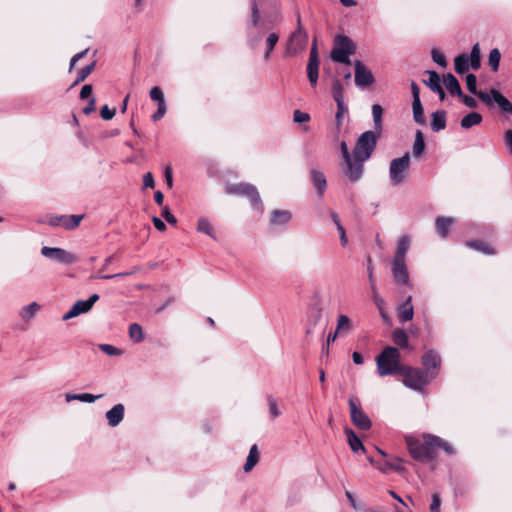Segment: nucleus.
Instances as JSON below:
<instances>
[{"instance_id":"nucleus-1","label":"nucleus","mask_w":512,"mask_h":512,"mask_svg":"<svg viewBox=\"0 0 512 512\" xmlns=\"http://www.w3.org/2000/svg\"><path fill=\"white\" fill-rule=\"evenodd\" d=\"M405 442L411 457L417 461H432L435 458V450L438 448L449 455L454 454V449L448 442L432 434H425L423 442L412 436H406Z\"/></svg>"},{"instance_id":"nucleus-2","label":"nucleus","mask_w":512,"mask_h":512,"mask_svg":"<svg viewBox=\"0 0 512 512\" xmlns=\"http://www.w3.org/2000/svg\"><path fill=\"white\" fill-rule=\"evenodd\" d=\"M466 86L470 93L476 95L487 105L497 103L504 113H512V103L505 98L498 90L492 89L490 93L477 90V77L474 74L466 76Z\"/></svg>"},{"instance_id":"nucleus-3","label":"nucleus","mask_w":512,"mask_h":512,"mask_svg":"<svg viewBox=\"0 0 512 512\" xmlns=\"http://www.w3.org/2000/svg\"><path fill=\"white\" fill-rule=\"evenodd\" d=\"M377 371L380 376H387L402 371L403 366L400 363V352L397 348L387 346L376 357Z\"/></svg>"},{"instance_id":"nucleus-4","label":"nucleus","mask_w":512,"mask_h":512,"mask_svg":"<svg viewBox=\"0 0 512 512\" xmlns=\"http://www.w3.org/2000/svg\"><path fill=\"white\" fill-rule=\"evenodd\" d=\"M380 134L381 133L376 131H366L362 133L357 139L353 149L354 158L360 161H367L376 148Z\"/></svg>"},{"instance_id":"nucleus-5","label":"nucleus","mask_w":512,"mask_h":512,"mask_svg":"<svg viewBox=\"0 0 512 512\" xmlns=\"http://www.w3.org/2000/svg\"><path fill=\"white\" fill-rule=\"evenodd\" d=\"M356 53V44L345 35H337L331 51V59L334 62L349 65L350 56Z\"/></svg>"},{"instance_id":"nucleus-6","label":"nucleus","mask_w":512,"mask_h":512,"mask_svg":"<svg viewBox=\"0 0 512 512\" xmlns=\"http://www.w3.org/2000/svg\"><path fill=\"white\" fill-rule=\"evenodd\" d=\"M308 35L302 25L300 15L297 16V28L290 35L286 45V55L296 56L301 53L307 46Z\"/></svg>"},{"instance_id":"nucleus-7","label":"nucleus","mask_w":512,"mask_h":512,"mask_svg":"<svg viewBox=\"0 0 512 512\" xmlns=\"http://www.w3.org/2000/svg\"><path fill=\"white\" fill-rule=\"evenodd\" d=\"M410 166L409 153L394 158L389 165V178L392 186H398L405 181Z\"/></svg>"},{"instance_id":"nucleus-8","label":"nucleus","mask_w":512,"mask_h":512,"mask_svg":"<svg viewBox=\"0 0 512 512\" xmlns=\"http://www.w3.org/2000/svg\"><path fill=\"white\" fill-rule=\"evenodd\" d=\"M400 373L403 375V384L413 390H421L432 380L426 371L418 368L403 367Z\"/></svg>"},{"instance_id":"nucleus-9","label":"nucleus","mask_w":512,"mask_h":512,"mask_svg":"<svg viewBox=\"0 0 512 512\" xmlns=\"http://www.w3.org/2000/svg\"><path fill=\"white\" fill-rule=\"evenodd\" d=\"M348 404L350 409V418L353 425L360 430H369L372 426V422L363 411L359 398L356 396H350Z\"/></svg>"},{"instance_id":"nucleus-10","label":"nucleus","mask_w":512,"mask_h":512,"mask_svg":"<svg viewBox=\"0 0 512 512\" xmlns=\"http://www.w3.org/2000/svg\"><path fill=\"white\" fill-rule=\"evenodd\" d=\"M228 194H237L246 196L252 205H259L262 210V203L257 188L249 183H239L234 185H228L226 187Z\"/></svg>"},{"instance_id":"nucleus-11","label":"nucleus","mask_w":512,"mask_h":512,"mask_svg":"<svg viewBox=\"0 0 512 512\" xmlns=\"http://www.w3.org/2000/svg\"><path fill=\"white\" fill-rule=\"evenodd\" d=\"M41 254L53 261L66 265L73 264L78 261V257L75 254L59 247L44 246L41 249Z\"/></svg>"},{"instance_id":"nucleus-12","label":"nucleus","mask_w":512,"mask_h":512,"mask_svg":"<svg viewBox=\"0 0 512 512\" xmlns=\"http://www.w3.org/2000/svg\"><path fill=\"white\" fill-rule=\"evenodd\" d=\"M364 162L354 157L350 161H344L345 169L343 174L351 183H356L362 178Z\"/></svg>"},{"instance_id":"nucleus-13","label":"nucleus","mask_w":512,"mask_h":512,"mask_svg":"<svg viewBox=\"0 0 512 512\" xmlns=\"http://www.w3.org/2000/svg\"><path fill=\"white\" fill-rule=\"evenodd\" d=\"M99 295L92 294L87 300L77 301L72 308L63 316V320L74 318L80 314L86 313L91 310L93 305L98 301Z\"/></svg>"},{"instance_id":"nucleus-14","label":"nucleus","mask_w":512,"mask_h":512,"mask_svg":"<svg viewBox=\"0 0 512 512\" xmlns=\"http://www.w3.org/2000/svg\"><path fill=\"white\" fill-rule=\"evenodd\" d=\"M355 66V84L359 87H366L374 83L375 78L370 69H368L360 60L354 62Z\"/></svg>"},{"instance_id":"nucleus-15","label":"nucleus","mask_w":512,"mask_h":512,"mask_svg":"<svg viewBox=\"0 0 512 512\" xmlns=\"http://www.w3.org/2000/svg\"><path fill=\"white\" fill-rule=\"evenodd\" d=\"M307 76L312 87H316L319 76V57L316 44L314 43L307 64Z\"/></svg>"},{"instance_id":"nucleus-16","label":"nucleus","mask_w":512,"mask_h":512,"mask_svg":"<svg viewBox=\"0 0 512 512\" xmlns=\"http://www.w3.org/2000/svg\"><path fill=\"white\" fill-rule=\"evenodd\" d=\"M422 364L426 369V372L430 375V378H435L440 368L441 359L438 353L433 350L426 352L422 356Z\"/></svg>"},{"instance_id":"nucleus-17","label":"nucleus","mask_w":512,"mask_h":512,"mask_svg":"<svg viewBox=\"0 0 512 512\" xmlns=\"http://www.w3.org/2000/svg\"><path fill=\"white\" fill-rule=\"evenodd\" d=\"M392 275L396 284H409V274L405 261H392Z\"/></svg>"},{"instance_id":"nucleus-18","label":"nucleus","mask_w":512,"mask_h":512,"mask_svg":"<svg viewBox=\"0 0 512 512\" xmlns=\"http://www.w3.org/2000/svg\"><path fill=\"white\" fill-rule=\"evenodd\" d=\"M125 408L123 404H116L105 414L110 427L118 426L124 419Z\"/></svg>"},{"instance_id":"nucleus-19","label":"nucleus","mask_w":512,"mask_h":512,"mask_svg":"<svg viewBox=\"0 0 512 512\" xmlns=\"http://www.w3.org/2000/svg\"><path fill=\"white\" fill-rule=\"evenodd\" d=\"M403 460L399 457H392L389 460L380 462L377 464V469L382 473H389L391 471L403 472L404 467L402 466Z\"/></svg>"},{"instance_id":"nucleus-20","label":"nucleus","mask_w":512,"mask_h":512,"mask_svg":"<svg viewBox=\"0 0 512 512\" xmlns=\"http://www.w3.org/2000/svg\"><path fill=\"white\" fill-rule=\"evenodd\" d=\"M397 313L400 322H407L413 319L414 309L411 296H408L407 299L399 305Z\"/></svg>"},{"instance_id":"nucleus-21","label":"nucleus","mask_w":512,"mask_h":512,"mask_svg":"<svg viewBox=\"0 0 512 512\" xmlns=\"http://www.w3.org/2000/svg\"><path fill=\"white\" fill-rule=\"evenodd\" d=\"M311 180H312V184H313L314 188L317 191L318 196L320 198L323 197L325 190H326V186H327V181H326V177H325L324 173H322L321 171H318L316 169H312L311 170Z\"/></svg>"},{"instance_id":"nucleus-22","label":"nucleus","mask_w":512,"mask_h":512,"mask_svg":"<svg viewBox=\"0 0 512 512\" xmlns=\"http://www.w3.org/2000/svg\"><path fill=\"white\" fill-rule=\"evenodd\" d=\"M446 128V111L437 110L431 115V129L434 132H439Z\"/></svg>"},{"instance_id":"nucleus-23","label":"nucleus","mask_w":512,"mask_h":512,"mask_svg":"<svg viewBox=\"0 0 512 512\" xmlns=\"http://www.w3.org/2000/svg\"><path fill=\"white\" fill-rule=\"evenodd\" d=\"M292 218V214L288 210H274L271 213L270 224L281 226L287 224Z\"/></svg>"},{"instance_id":"nucleus-24","label":"nucleus","mask_w":512,"mask_h":512,"mask_svg":"<svg viewBox=\"0 0 512 512\" xmlns=\"http://www.w3.org/2000/svg\"><path fill=\"white\" fill-rule=\"evenodd\" d=\"M443 83H444L445 88L448 90L449 93L455 94L458 97L462 96L463 92H462V89L460 87V84H459L457 78L453 74L448 73L447 75H445L443 77Z\"/></svg>"},{"instance_id":"nucleus-25","label":"nucleus","mask_w":512,"mask_h":512,"mask_svg":"<svg viewBox=\"0 0 512 512\" xmlns=\"http://www.w3.org/2000/svg\"><path fill=\"white\" fill-rule=\"evenodd\" d=\"M344 432L347 437V442L353 452L357 453L360 450L363 452L366 451L362 441L360 440V438L355 434V432L352 429L346 428Z\"/></svg>"},{"instance_id":"nucleus-26","label":"nucleus","mask_w":512,"mask_h":512,"mask_svg":"<svg viewBox=\"0 0 512 512\" xmlns=\"http://www.w3.org/2000/svg\"><path fill=\"white\" fill-rule=\"evenodd\" d=\"M354 326L348 316L341 314L337 318L336 331L340 336H345L353 330Z\"/></svg>"},{"instance_id":"nucleus-27","label":"nucleus","mask_w":512,"mask_h":512,"mask_svg":"<svg viewBox=\"0 0 512 512\" xmlns=\"http://www.w3.org/2000/svg\"><path fill=\"white\" fill-rule=\"evenodd\" d=\"M410 247V239L408 236H402L397 244V249L393 260L405 261L406 253Z\"/></svg>"},{"instance_id":"nucleus-28","label":"nucleus","mask_w":512,"mask_h":512,"mask_svg":"<svg viewBox=\"0 0 512 512\" xmlns=\"http://www.w3.org/2000/svg\"><path fill=\"white\" fill-rule=\"evenodd\" d=\"M482 115L477 112H471L461 119L460 125L463 129H469L479 125L482 122Z\"/></svg>"},{"instance_id":"nucleus-29","label":"nucleus","mask_w":512,"mask_h":512,"mask_svg":"<svg viewBox=\"0 0 512 512\" xmlns=\"http://www.w3.org/2000/svg\"><path fill=\"white\" fill-rule=\"evenodd\" d=\"M258 461H259V452H258L257 445L254 444L250 448L248 457H247L246 462L244 464V467H243L244 471L245 472L251 471L255 467V465L258 463Z\"/></svg>"},{"instance_id":"nucleus-30","label":"nucleus","mask_w":512,"mask_h":512,"mask_svg":"<svg viewBox=\"0 0 512 512\" xmlns=\"http://www.w3.org/2000/svg\"><path fill=\"white\" fill-rule=\"evenodd\" d=\"M452 224H453V219L452 218H447V217H439V218H437V220H436V229H437L438 234L442 238H446L447 235H448V231H449V229H450Z\"/></svg>"},{"instance_id":"nucleus-31","label":"nucleus","mask_w":512,"mask_h":512,"mask_svg":"<svg viewBox=\"0 0 512 512\" xmlns=\"http://www.w3.org/2000/svg\"><path fill=\"white\" fill-rule=\"evenodd\" d=\"M279 41V35L275 32L268 34L265 39V52L264 59L267 61L270 59L271 53L274 50L276 44Z\"/></svg>"},{"instance_id":"nucleus-32","label":"nucleus","mask_w":512,"mask_h":512,"mask_svg":"<svg viewBox=\"0 0 512 512\" xmlns=\"http://www.w3.org/2000/svg\"><path fill=\"white\" fill-rule=\"evenodd\" d=\"M455 71L458 74H464L470 67L469 58L467 54H460L454 59Z\"/></svg>"},{"instance_id":"nucleus-33","label":"nucleus","mask_w":512,"mask_h":512,"mask_svg":"<svg viewBox=\"0 0 512 512\" xmlns=\"http://www.w3.org/2000/svg\"><path fill=\"white\" fill-rule=\"evenodd\" d=\"M468 58H469L470 67L473 70H478L481 66V54H480V47H479L478 43L473 45V47L471 49L470 56H468Z\"/></svg>"},{"instance_id":"nucleus-34","label":"nucleus","mask_w":512,"mask_h":512,"mask_svg":"<svg viewBox=\"0 0 512 512\" xmlns=\"http://www.w3.org/2000/svg\"><path fill=\"white\" fill-rule=\"evenodd\" d=\"M382 115H383V109H382L381 105L374 104L372 106V116H373V122H374V130L373 131L381 133Z\"/></svg>"},{"instance_id":"nucleus-35","label":"nucleus","mask_w":512,"mask_h":512,"mask_svg":"<svg viewBox=\"0 0 512 512\" xmlns=\"http://www.w3.org/2000/svg\"><path fill=\"white\" fill-rule=\"evenodd\" d=\"M40 306L36 302H32L27 306H24L20 311V317L24 321H29L39 311Z\"/></svg>"},{"instance_id":"nucleus-36","label":"nucleus","mask_w":512,"mask_h":512,"mask_svg":"<svg viewBox=\"0 0 512 512\" xmlns=\"http://www.w3.org/2000/svg\"><path fill=\"white\" fill-rule=\"evenodd\" d=\"M82 219V215H63L62 227L68 230L75 229L79 226Z\"/></svg>"},{"instance_id":"nucleus-37","label":"nucleus","mask_w":512,"mask_h":512,"mask_svg":"<svg viewBox=\"0 0 512 512\" xmlns=\"http://www.w3.org/2000/svg\"><path fill=\"white\" fill-rule=\"evenodd\" d=\"M197 230L216 240L214 228L206 218H200L197 223Z\"/></svg>"},{"instance_id":"nucleus-38","label":"nucleus","mask_w":512,"mask_h":512,"mask_svg":"<svg viewBox=\"0 0 512 512\" xmlns=\"http://www.w3.org/2000/svg\"><path fill=\"white\" fill-rule=\"evenodd\" d=\"M392 340L401 348L408 347V336L403 329H395L392 333Z\"/></svg>"},{"instance_id":"nucleus-39","label":"nucleus","mask_w":512,"mask_h":512,"mask_svg":"<svg viewBox=\"0 0 512 512\" xmlns=\"http://www.w3.org/2000/svg\"><path fill=\"white\" fill-rule=\"evenodd\" d=\"M412 110H413L414 121L419 125H424L426 123V120L424 117V111H423L421 101H413L412 102Z\"/></svg>"},{"instance_id":"nucleus-40","label":"nucleus","mask_w":512,"mask_h":512,"mask_svg":"<svg viewBox=\"0 0 512 512\" xmlns=\"http://www.w3.org/2000/svg\"><path fill=\"white\" fill-rule=\"evenodd\" d=\"M129 337L134 343H140L144 339V333L142 327L133 323L129 326Z\"/></svg>"},{"instance_id":"nucleus-41","label":"nucleus","mask_w":512,"mask_h":512,"mask_svg":"<svg viewBox=\"0 0 512 512\" xmlns=\"http://www.w3.org/2000/svg\"><path fill=\"white\" fill-rule=\"evenodd\" d=\"M332 95L335 102H344V87L341 81L335 78L332 82Z\"/></svg>"},{"instance_id":"nucleus-42","label":"nucleus","mask_w":512,"mask_h":512,"mask_svg":"<svg viewBox=\"0 0 512 512\" xmlns=\"http://www.w3.org/2000/svg\"><path fill=\"white\" fill-rule=\"evenodd\" d=\"M429 75L428 80H425L424 83L433 91H438L441 86V79L437 72L435 71H427Z\"/></svg>"},{"instance_id":"nucleus-43","label":"nucleus","mask_w":512,"mask_h":512,"mask_svg":"<svg viewBox=\"0 0 512 512\" xmlns=\"http://www.w3.org/2000/svg\"><path fill=\"white\" fill-rule=\"evenodd\" d=\"M425 149V141L423 138V134L421 131H416L415 141L413 145V154L416 157H419Z\"/></svg>"},{"instance_id":"nucleus-44","label":"nucleus","mask_w":512,"mask_h":512,"mask_svg":"<svg viewBox=\"0 0 512 512\" xmlns=\"http://www.w3.org/2000/svg\"><path fill=\"white\" fill-rule=\"evenodd\" d=\"M501 59V53L499 49L494 48L490 51L488 57V65L492 69V71L496 72L499 69V63Z\"/></svg>"},{"instance_id":"nucleus-45","label":"nucleus","mask_w":512,"mask_h":512,"mask_svg":"<svg viewBox=\"0 0 512 512\" xmlns=\"http://www.w3.org/2000/svg\"><path fill=\"white\" fill-rule=\"evenodd\" d=\"M94 68H95V62H93V63H91L89 65L84 66L78 72L77 78H76L75 82L73 83V86L79 84L80 82H83L92 73Z\"/></svg>"},{"instance_id":"nucleus-46","label":"nucleus","mask_w":512,"mask_h":512,"mask_svg":"<svg viewBox=\"0 0 512 512\" xmlns=\"http://www.w3.org/2000/svg\"><path fill=\"white\" fill-rule=\"evenodd\" d=\"M260 21V11L258 9V4L256 0L252 1L251 4V19H250V25L252 27H256L259 24Z\"/></svg>"},{"instance_id":"nucleus-47","label":"nucleus","mask_w":512,"mask_h":512,"mask_svg":"<svg viewBox=\"0 0 512 512\" xmlns=\"http://www.w3.org/2000/svg\"><path fill=\"white\" fill-rule=\"evenodd\" d=\"M467 245L478 250V251H481L485 254H493L494 253L493 250L482 241H470L467 243Z\"/></svg>"},{"instance_id":"nucleus-48","label":"nucleus","mask_w":512,"mask_h":512,"mask_svg":"<svg viewBox=\"0 0 512 512\" xmlns=\"http://www.w3.org/2000/svg\"><path fill=\"white\" fill-rule=\"evenodd\" d=\"M336 104H337V112H336L335 117H336L337 128L339 129L340 126L342 125L343 116L345 115V113H347L348 108L344 102H337Z\"/></svg>"},{"instance_id":"nucleus-49","label":"nucleus","mask_w":512,"mask_h":512,"mask_svg":"<svg viewBox=\"0 0 512 512\" xmlns=\"http://www.w3.org/2000/svg\"><path fill=\"white\" fill-rule=\"evenodd\" d=\"M268 406H269V413H270V416L274 419V418H277L281 412L280 410L278 409V405H277V401L276 399L273 397V396H269L268 397Z\"/></svg>"},{"instance_id":"nucleus-50","label":"nucleus","mask_w":512,"mask_h":512,"mask_svg":"<svg viewBox=\"0 0 512 512\" xmlns=\"http://www.w3.org/2000/svg\"><path fill=\"white\" fill-rule=\"evenodd\" d=\"M431 55H432V59L435 63H437L441 67H446V65H447L446 58L437 48L432 49Z\"/></svg>"},{"instance_id":"nucleus-51","label":"nucleus","mask_w":512,"mask_h":512,"mask_svg":"<svg viewBox=\"0 0 512 512\" xmlns=\"http://www.w3.org/2000/svg\"><path fill=\"white\" fill-rule=\"evenodd\" d=\"M99 348L101 349V351H103L105 354L109 356H119L122 354V351L120 349L110 344H101Z\"/></svg>"},{"instance_id":"nucleus-52","label":"nucleus","mask_w":512,"mask_h":512,"mask_svg":"<svg viewBox=\"0 0 512 512\" xmlns=\"http://www.w3.org/2000/svg\"><path fill=\"white\" fill-rule=\"evenodd\" d=\"M150 98L153 101H156L158 104L159 103H165L164 94H163L162 90L159 87H157V86L153 87L150 90Z\"/></svg>"},{"instance_id":"nucleus-53","label":"nucleus","mask_w":512,"mask_h":512,"mask_svg":"<svg viewBox=\"0 0 512 512\" xmlns=\"http://www.w3.org/2000/svg\"><path fill=\"white\" fill-rule=\"evenodd\" d=\"M293 120L296 123H305L310 120V115L300 110H295L293 113Z\"/></svg>"},{"instance_id":"nucleus-54","label":"nucleus","mask_w":512,"mask_h":512,"mask_svg":"<svg viewBox=\"0 0 512 512\" xmlns=\"http://www.w3.org/2000/svg\"><path fill=\"white\" fill-rule=\"evenodd\" d=\"M131 274H133V272H121L111 275H91L90 279H114L129 276Z\"/></svg>"},{"instance_id":"nucleus-55","label":"nucleus","mask_w":512,"mask_h":512,"mask_svg":"<svg viewBox=\"0 0 512 512\" xmlns=\"http://www.w3.org/2000/svg\"><path fill=\"white\" fill-rule=\"evenodd\" d=\"M102 396H103L102 394H100V395H93V394H90V393H80V397H78V400L81 401V402L93 403L97 399H100Z\"/></svg>"},{"instance_id":"nucleus-56","label":"nucleus","mask_w":512,"mask_h":512,"mask_svg":"<svg viewBox=\"0 0 512 512\" xmlns=\"http://www.w3.org/2000/svg\"><path fill=\"white\" fill-rule=\"evenodd\" d=\"M440 505H441L440 495L438 493H434L432 495V502L430 504V511L431 512H439L440 511Z\"/></svg>"},{"instance_id":"nucleus-57","label":"nucleus","mask_w":512,"mask_h":512,"mask_svg":"<svg viewBox=\"0 0 512 512\" xmlns=\"http://www.w3.org/2000/svg\"><path fill=\"white\" fill-rule=\"evenodd\" d=\"M115 115V109H110L107 105H104L100 110V116L104 120H111Z\"/></svg>"},{"instance_id":"nucleus-58","label":"nucleus","mask_w":512,"mask_h":512,"mask_svg":"<svg viewBox=\"0 0 512 512\" xmlns=\"http://www.w3.org/2000/svg\"><path fill=\"white\" fill-rule=\"evenodd\" d=\"M161 215L169 224L175 225L177 223L176 217L170 212L167 206L162 209Z\"/></svg>"},{"instance_id":"nucleus-59","label":"nucleus","mask_w":512,"mask_h":512,"mask_svg":"<svg viewBox=\"0 0 512 512\" xmlns=\"http://www.w3.org/2000/svg\"><path fill=\"white\" fill-rule=\"evenodd\" d=\"M166 113V104L159 103L157 111L152 115L154 121L160 120Z\"/></svg>"},{"instance_id":"nucleus-60","label":"nucleus","mask_w":512,"mask_h":512,"mask_svg":"<svg viewBox=\"0 0 512 512\" xmlns=\"http://www.w3.org/2000/svg\"><path fill=\"white\" fill-rule=\"evenodd\" d=\"M462 100V102L469 108H476L477 106V101L471 97V96H467V95H464L462 93V96H459Z\"/></svg>"},{"instance_id":"nucleus-61","label":"nucleus","mask_w":512,"mask_h":512,"mask_svg":"<svg viewBox=\"0 0 512 512\" xmlns=\"http://www.w3.org/2000/svg\"><path fill=\"white\" fill-rule=\"evenodd\" d=\"M340 149L342 153V158L344 161H350L351 158H353V155L351 156L347 143L345 141H342L340 144Z\"/></svg>"},{"instance_id":"nucleus-62","label":"nucleus","mask_w":512,"mask_h":512,"mask_svg":"<svg viewBox=\"0 0 512 512\" xmlns=\"http://www.w3.org/2000/svg\"><path fill=\"white\" fill-rule=\"evenodd\" d=\"M143 185L145 188H153L155 185L152 173L148 172L143 176Z\"/></svg>"},{"instance_id":"nucleus-63","label":"nucleus","mask_w":512,"mask_h":512,"mask_svg":"<svg viewBox=\"0 0 512 512\" xmlns=\"http://www.w3.org/2000/svg\"><path fill=\"white\" fill-rule=\"evenodd\" d=\"M92 92H93V89H92V86L91 85H84L82 88H81V91H80V98L81 99H87V98H92L91 95H92Z\"/></svg>"},{"instance_id":"nucleus-64","label":"nucleus","mask_w":512,"mask_h":512,"mask_svg":"<svg viewBox=\"0 0 512 512\" xmlns=\"http://www.w3.org/2000/svg\"><path fill=\"white\" fill-rule=\"evenodd\" d=\"M88 52V49H85L77 54H75L71 60H70V67L69 69L72 70L74 65L76 64L77 61H79L80 59H82Z\"/></svg>"}]
</instances>
